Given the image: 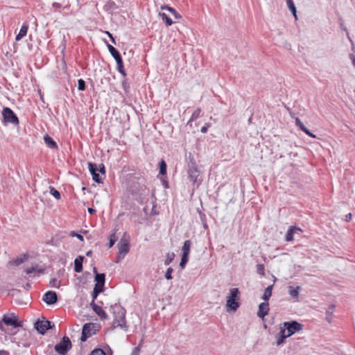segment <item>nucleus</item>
<instances>
[{
    "instance_id": "48",
    "label": "nucleus",
    "mask_w": 355,
    "mask_h": 355,
    "mask_svg": "<svg viewBox=\"0 0 355 355\" xmlns=\"http://www.w3.org/2000/svg\"><path fill=\"white\" fill-rule=\"evenodd\" d=\"M104 286H101V284H95L94 290L100 291V293H101L103 291Z\"/></svg>"
},
{
    "instance_id": "32",
    "label": "nucleus",
    "mask_w": 355,
    "mask_h": 355,
    "mask_svg": "<svg viewBox=\"0 0 355 355\" xmlns=\"http://www.w3.org/2000/svg\"><path fill=\"white\" fill-rule=\"evenodd\" d=\"M50 193L57 200L60 199V193L53 187H50Z\"/></svg>"
},
{
    "instance_id": "50",
    "label": "nucleus",
    "mask_w": 355,
    "mask_h": 355,
    "mask_svg": "<svg viewBox=\"0 0 355 355\" xmlns=\"http://www.w3.org/2000/svg\"><path fill=\"white\" fill-rule=\"evenodd\" d=\"M112 236L114 237V235H112ZM115 243V239H113L112 237H111L110 242H109V248H111L113 246V245Z\"/></svg>"
},
{
    "instance_id": "52",
    "label": "nucleus",
    "mask_w": 355,
    "mask_h": 355,
    "mask_svg": "<svg viewBox=\"0 0 355 355\" xmlns=\"http://www.w3.org/2000/svg\"><path fill=\"white\" fill-rule=\"evenodd\" d=\"M52 6L55 8H60L62 6L60 3L56 2L53 3Z\"/></svg>"
},
{
    "instance_id": "53",
    "label": "nucleus",
    "mask_w": 355,
    "mask_h": 355,
    "mask_svg": "<svg viewBox=\"0 0 355 355\" xmlns=\"http://www.w3.org/2000/svg\"><path fill=\"white\" fill-rule=\"evenodd\" d=\"M88 212L89 214H92L96 212V210L93 208L89 207V208H88Z\"/></svg>"
},
{
    "instance_id": "33",
    "label": "nucleus",
    "mask_w": 355,
    "mask_h": 355,
    "mask_svg": "<svg viewBox=\"0 0 355 355\" xmlns=\"http://www.w3.org/2000/svg\"><path fill=\"white\" fill-rule=\"evenodd\" d=\"M159 173L162 175H165L166 173V164L164 160H162L160 162Z\"/></svg>"
},
{
    "instance_id": "35",
    "label": "nucleus",
    "mask_w": 355,
    "mask_h": 355,
    "mask_svg": "<svg viewBox=\"0 0 355 355\" xmlns=\"http://www.w3.org/2000/svg\"><path fill=\"white\" fill-rule=\"evenodd\" d=\"M200 112H201V110L200 108H198L196 109L193 113L192 114V116L191 117V121H193V120H196L198 118L200 117Z\"/></svg>"
},
{
    "instance_id": "10",
    "label": "nucleus",
    "mask_w": 355,
    "mask_h": 355,
    "mask_svg": "<svg viewBox=\"0 0 355 355\" xmlns=\"http://www.w3.org/2000/svg\"><path fill=\"white\" fill-rule=\"evenodd\" d=\"M1 322H3L7 326H12V327H15V328L21 326V322H19L17 320V319L14 315L9 316V315H5L3 317L2 320L0 322V329L1 330H3Z\"/></svg>"
},
{
    "instance_id": "40",
    "label": "nucleus",
    "mask_w": 355,
    "mask_h": 355,
    "mask_svg": "<svg viewBox=\"0 0 355 355\" xmlns=\"http://www.w3.org/2000/svg\"><path fill=\"white\" fill-rule=\"evenodd\" d=\"M97 169L98 172H100L103 176H105V166L103 164H101L98 166L97 165Z\"/></svg>"
},
{
    "instance_id": "25",
    "label": "nucleus",
    "mask_w": 355,
    "mask_h": 355,
    "mask_svg": "<svg viewBox=\"0 0 355 355\" xmlns=\"http://www.w3.org/2000/svg\"><path fill=\"white\" fill-rule=\"evenodd\" d=\"M44 140L46 144L49 147H50L51 148H57V144H56L55 141H54L53 139L51 137H49L48 135L44 136Z\"/></svg>"
},
{
    "instance_id": "61",
    "label": "nucleus",
    "mask_w": 355,
    "mask_h": 355,
    "mask_svg": "<svg viewBox=\"0 0 355 355\" xmlns=\"http://www.w3.org/2000/svg\"><path fill=\"white\" fill-rule=\"evenodd\" d=\"M112 42L114 44H116V42L114 37L111 38Z\"/></svg>"
},
{
    "instance_id": "17",
    "label": "nucleus",
    "mask_w": 355,
    "mask_h": 355,
    "mask_svg": "<svg viewBox=\"0 0 355 355\" xmlns=\"http://www.w3.org/2000/svg\"><path fill=\"white\" fill-rule=\"evenodd\" d=\"M301 288L300 286H297L295 288L292 286H288V293L293 299L297 300L299 297V292Z\"/></svg>"
},
{
    "instance_id": "28",
    "label": "nucleus",
    "mask_w": 355,
    "mask_h": 355,
    "mask_svg": "<svg viewBox=\"0 0 355 355\" xmlns=\"http://www.w3.org/2000/svg\"><path fill=\"white\" fill-rule=\"evenodd\" d=\"M191 245V242L190 240H187L184 241L182 248V254H189Z\"/></svg>"
},
{
    "instance_id": "42",
    "label": "nucleus",
    "mask_w": 355,
    "mask_h": 355,
    "mask_svg": "<svg viewBox=\"0 0 355 355\" xmlns=\"http://www.w3.org/2000/svg\"><path fill=\"white\" fill-rule=\"evenodd\" d=\"M70 236H72V237H76L78 238L79 240L83 241L84 239H83V236L78 233H76L75 232H71L70 233Z\"/></svg>"
},
{
    "instance_id": "56",
    "label": "nucleus",
    "mask_w": 355,
    "mask_h": 355,
    "mask_svg": "<svg viewBox=\"0 0 355 355\" xmlns=\"http://www.w3.org/2000/svg\"><path fill=\"white\" fill-rule=\"evenodd\" d=\"M0 355H8V353L6 351L1 350L0 351Z\"/></svg>"
},
{
    "instance_id": "12",
    "label": "nucleus",
    "mask_w": 355,
    "mask_h": 355,
    "mask_svg": "<svg viewBox=\"0 0 355 355\" xmlns=\"http://www.w3.org/2000/svg\"><path fill=\"white\" fill-rule=\"evenodd\" d=\"M43 300L49 305L53 304L58 301V296L54 291H47L43 296Z\"/></svg>"
},
{
    "instance_id": "21",
    "label": "nucleus",
    "mask_w": 355,
    "mask_h": 355,
    "mask_svg": "<svg viewBox=\"0 0 355 355\" xmlns=\"http://www.w3.org/2000/svg\"><path fill=\"white\" fill-rule=\"evenodd\" d=\"M27 259L28 256L26 254H23L17 257V259L10 261L9 263L11 265L19 266L21 263H24L26 260H27Z\"/></svg>"
},
{
    "instance_id": "37",
    "label": "nucleus",
    "mask_w": 355,
    "mask_h": 355,
    "mask_svg": "<svg viewBox=\"0 0 355 355\" xmlns=\"http://www.w3.org/2000/svg\"><path fill=\"white\" fill-rule=\"evenodd\" d=\"M78 88L80 91H84L85 89V83L83 79H79L78 80Z\"/></svg>"
},
{
    "instance_id": "8",
    "label": "nucleus",
    "mask_w": 355,
    "mask_h": 355,
    "mask_svg": "<svg viewBox=\"0 0 355 355\" xmlns=\"http://www.w3.org/2000/svg\"><path fill=\"white\" fill-rule=\"evenodd\" d=\"M117 247L119 249V254L117 257L118 259H123L130 250L129 242L128 239H126L125 237H123L117 244Z\"/></svg>"
},
{
    "instance_id": "43",
    "label": "nucleus",
    "mask_w": 355,
    "mask_h": 355,
    "mask_svg": "<svg viewBox=\"0 0 355 355\" xmlns=\"http://www.w3.org/2000/svg\"><path fill=\"white\" fill-rule=\"evenodd\" d=\"M257 272L260 275H264V266L263 264L257 266Z\"/></svg>"
},
{
    "instance_id": "6",
    "label": "nucleus",
    "mask_w": 355,
    "mask_h": 355,
    "mask_svg": "<svg viewBox=\"0 0 355 355\" xmlns=\"http://www.w3.org/2000/svg\"><path fill=\"white\" fill-rule=\"evenodd\" d=\"M96 324L94 323H86L83 325L82 329V335L80 337L81 342H85L87 339L95 334Z\"/></svg>"
},
{
    "instance_id": "24",
    "label": "nucleus",
    "mask_w": 355,
    "mask_h": 355,
    "mask_svg": "<svg viewBox=\"0 0 355 355\" xmlns=\"http://www.w3.org/2000/svg\"><path fill=\"white\" fill-rule=\"evenodd\" d=\"M286 338H288V336H286V330L281 329L279 333V336L277 337V340H276L277 345H280L281 344H282Z\"/></svg>"
},
{
    "instance_id": "26",
    "label": "nucleus",
    "mask_w": 355,
    "mask_h": 355,
    "mask_svg": "<svg viewBox=\"0 0 355 355\" xmlns=\"http://www.w3.org/2000/svg\"><path fill=\"white\" fill-rule=\"evenodd\" d=\"M161 9L162 10H168L172 15H173V17L175 19H180L181 18V15L178 12H177L175 9H173L171 7H169V6H164L161 7Z\"/></svg>"
},
{
    "instance_id": "30",
    "label": "nucleus",
    "mask_w": 355,
    "mask_h": 355,
    "mask_svg": "<svg viewBox=\"0 0 355 355\" xmlns=\"http://www.w3.org/2000/svg\"><path fill=\"white\" fill-rule=\"evenodd\" d=\"M175 257V254L173 252H168L167 254H166V259L164 261V264L165 265H169L172 261L173 260Z\"/></svg>"
},
{
    "instance_id": "2",
    "label": "nucleus",
    "mask_w": 355,
    "mask_h": 355,
    "mask_svg": "<svg viewBox=\"0 0 355 355\" xmlns=\"http://www.w3.org/2000/svg\"><path fill=\"white\" fill-rule=\"evenodd\" d=\"M239 291L237 288H231L230 295L227 297L226 309L227 311H236L240 306Z\"/></svg>"
},
{
    "instance_id": "27",
    "label": "nucleus",
    "mask_w": 355,
    "mask_h": 355,
    "mask_svg": "<svg viewBox=\"0 0 355 355\" xmlns=\"http://www.w3.org/2000/svg\"><path fill=\"white\" fill-rule=\"evenodd\" d=\"M286 2H287L288 9L291 11V12H292L293 15L294 16V17L295 18V19H297V10H296V7H295L293 1L292 0H286Z\"/></svg>"
},
{
    "instance_id": "11",
    "label": "nucleus",
    "mask_w": 355,
    "mask_h": 355,
    "mask_svg": "<svg viewBox=\"0 0 355 355\" xmlns=\"http://www.w3.org/2000/svg\"><path fill=\"white\" fill-rule=\"evenodd\" d=\"M88 168L89 172L92 175L93 180L98 183L102 182L103 178H101L99 174L98 173L97 164L94 163L89 162L88 164Z\"/></svg>"
},
{
    "instance_id": "29",
    "label": "nucleus",
    "mask_w": 355,
    "mask_h": 355,
    "mask_svg": "<svg viewBox=\"0 0 355 355\" xmlns=\"http://www.w3.org/2000/svg\"><path fill=\"white\" fill-rule=\"evenodd\" d=\"M159 16L161 17L162 19L165 21L166 26H171L173 24V21H172V19L170 17H168L167 16V15L166 13L159 12Z\"/></svg>"
},
{
    "instance_id": "7",
    "label": "nucleus",
    "mask_w": 355,
    "mask_h": 355,
    "mask_svg": "<svg viewBox=\"0 0 355 355\" xmlns=\"http://www.w3.org/2000/svg\"><path fill=\"white\" fill-rule=\"evenodd\" d=\"M2 115L5 123H10L14 125L19 123V120L12 110L9 107H4L2 112Z\"/></svg>"
},
{
    "instance_id": "18",
    "label": "nucleus",
    "mask_w": 355,
    "mask_h": 355,
    "mask_svg": "<svg viewBox=\"0 0 355 355\" xmlns=\"http://www.w3.org/2000/svg\"><path fill=\"white\" fill-rule=\"evenodd\" d=\"M84 260L83 256H78L74 261V270L76 272H81L83 271V262Z\"/></svg>"
},
{
    "instance_id": "22",
    "label": "nucleus",
    "mask_w": 355,
    "mask_h": 355,
    "mask_svg": "<svg viewBox=\"0 0 355 355\" xmlns=\"http://www.w3.org/2000/svg\"><path fill=\"white\" fill-rule=\"evenodd\" d=\"M272 288H273V285H270V286H268L264 291V293L262 296V299L266 302H268L270 297H271Z\"/></svg>"
},
{
    "instance_id": "57",
    "label": "nucleus",
    "mask_w": 355,
    "mask_h": 355,
    "mask_svg": "<svg viewBox=\"0 0 355 355\" xmlns=\"http://www.w3.org/2000/svg\"><path fill=\"white\" fill-rule=\"evenodd\" d=\"M92 254V250H89L88 252H86V256L87 257H90Z\"/></svg>"
},
{
    "instance_id": "45",
    "label": "nucleus",
    "mask_w": 355,
    "mask_h": 355,
    "mask_svg": "<svg viewBox=\"0 0 355 355\" xmlns=\"http://www.w3.org/2000/svg\"><path fill=\"white\" fill-rule=\"evenodd\" d=\"M297 126H298L300 129L304 132L307 131L306 127L303 124L302 121L299 124H297Z\"/></svg>"
},
{
    "instance_id": "54",
    "label": "nucleus",
    "mask_w": 355,
    "mask_h": 355,
    "mask_svg": "<svg viewBox=\"0 0 355 355\" xmlns=\"http://www.w3.org/2000/svg\"><path fill=\"white\" fill-rule=\"evenodd\" d=\"M326 320L329 323H331L332 320V316L327 315Z\"/></svg>"
},
{
    "instance_id": "20",
    "label": "nucleus",
    "mask_w": 355,
    "mask_h": 355,
    "mask_svg": "<svg viewBox=\"0 0 355 355\" xmlns=\"http://www.w3.org/2000/svg\"><path fill=\"white\" fill-rule=\"evenodd\" d=\"M94 272L96 274L95 276V281L96 282V284H101V286L105 285V276L103 273H98L97 270L96 268H94Z\"/></svg>"
},
{
    "instance_id": "41",
    "label": "nucleus",
    "mask_w": 355,
    "mask_h": 355,
    "mask_svg": "<svg viewBox=\"0 0 355 355\" xmlns=\"http://www.w3.org/2000/svg\"><path fill=\"white\" fill-rule=\"evenodd\" d=\"M50 284L53 287L58 288L60 286V282L55 278L52 279Z\"/></svg>"
},
{
    "instance_id": "44",
    "label": "nucleus",
    "mask_w": 355,
    "mask_h": 355,
    "mask_svg": "<svg viewBox=\"0 0 355 355\" xmlns=\"http://www.w3.org/2000/svg\"><path fill=\"white\" fill-rule=\"evenodd\" d=\"M140 353V345L135 347L130 355H139Z\"/></svg>"
},
{
    "instance_id": "39",
    "label": "nucleus",
    "mask_w": 355,
    "mask_h": 355,
    "mask_svg": "<svg viewBox=\"0 0 355 355\" xmlns=\"http://www.w3.org/2000/svg\"><path fill=\"white\" fill-rule=\"evenodd\" d=\"M173 271V269L171 267H169L167 270H166V275H165V277L166 279H172V272Z\"/></svg>"
},
{
    "instance_id": "9",
    "label": "nucleus",
    "mask_w": 355,
    "mask_h": 355,
    "mask_svg": "<svg viewBox=\"0 0 355 355\" xmlns=\"http://www.w3.org/2000/svg\"><path fill=\"white\" fill-rule=\"evenodd\" d=\"M34 327L37 331L42 335H44L48 329L52 327L51 322L46 320H38L35 322Z\"/></svg>"
},
{
    "instance_id": "14",
    "label": "nucleus",
    "mask_w": 355,
    "mask_h": 355,
    "mask_svg": "<svg viewBox=\"0 0 355 355\" xmlns=\"http://www.w3.org/2000/svg\"><path fill=\"white\" fill-rule=\"evenodd\" d=\"M300 232H302V230L299 227L291 226L289 227L286 232V241H291L294 239V235L297 234Z\"/></svg>"
},
{
    "instance_id": "49",
    "label": "nucleus",
    "mask_w": 355,
    "mask_h": 355,
    "mask_svg": "<svg viewBox=\"0 0 355 355\" xmlns=\"http://www.w3.org/2000/svg\"><path fill=\"white\" fill-rule=\"evenodd\" d=\"M209 126V124H207L206 125L203 126L200 130L201 132L206 133L207 132V128Z\"/></svg>"
},
{
    "instance_id": "19",
    "label": "nucleus",
    "mask_w": 355,
    "mask_h": 355,
    "mask_svg": "<svg viewBox=\"0 0 355 355\" xmlns=\"http://www.w3.org/2000/svg\"><path fill=\"white\" fill-rule=\"evenodd\" d=\"M107 49H108L110 53L113 56V58L115 59L116 62H118V61H120L122 60L119 52L112 45L107 44Z\"/></svg>"
},
{
    "instance_id": "15",
    "label": "nucleus",
    "mask_w": 355,
    "mask_h": 355,
    "mask_svg": "<svg viewBox=\"0 0 355 355\" xmlns=\"http://www.w3.org/2000/svg\"><path fill=\"white\" fill-rule=\"evenodd\" d=\"M91 306L94 311L102 319H107V315L105 311L99 306L96 304L94 302H92Z\"/></svg>"
},
{
    "instance_id": "4",
    "label": "nucleus",
    "mask_w": 355,
    "mask_h": 355,
    "mask_svg": "<svg viewBox=\"0 0 355 355\" xmlns=\"http://www.w3.org/2000/svg\"><path fill=\"white\" fill-rule=\"evenodd\" d=\"M71 347L72 345L70 339L67 336H64L62 340L55 345V350L60 355H66Z\"/></svg>"
},
{
    "instance_id": "60",
    "label": "nucleus",
    "mask_w": 355,
    "mask_h": 355,
    "mask_svg": "<svg viewBox=\"0 0 355 355\" xmlns=\"http://www.w3.org/2000/svg\"><path fill=\"white\" fill-rule=\"evenodd\" d=\"M352 64L355 67V58H352Z\"/></svg>"
},
{
    "instance_id": "38",
    "label": "nucleus",
    "mask_w": 355,
    "mask_h": 355,
    "mask_svg": "<svg viewBox=\"0 0 355 355\" xmlns=\"http://www.w3.org/2000/svg\"><path fill=\"white\" fill-rule=\"evenodd\" d=\"M334 309H335V306L334 304H331L330 305L327 311H326V314L327 315H330V316H332L333 315V313L334 312Z\"/></svg>"
},
{
    "instance_id": "5",
    "label": "nucleus",
    "mask_w": 355,
    "mask_h": 355,
    "mask_svg": "<svg viewBox=\"0 0 355 355\" xmlns=\"http://www.w3.org/2000/svg\"><path fill=\"white\" fill-rule=\"evenodd\" d=\"M284 327L288 337L302 329V325L297 321L285 322Z\"/></svg>"
},
{
    "instance_id": "47",
    "label": "nucleus",
    "mask_w": 355,
    "mask_h": 355,
    "mask_svg": "<svg viewBox=\"0 0 355 355\" xmlns=\"http://www.w3.org/2000/svg\"><path fill=\"white\" fill-rule=\"evenodd\" d=\"M99 293H100V291H97V290H94L93 291V293H92L93 300H92V302H94V300L96 299V297H97V296L98 295Z\"/></svg>"
},
{
    "instance_id": "51",
    "label": "nucleus",
    "mask_w": 355,
    "mask_h": 355,
    "mask_svg": "<svg viewBox=\"0 0 355 355\" xmlns=\"http://www.w3.org/2000/svg\"><path fill=\"white\" fill-rule=\"evenodd\" d=\"M304 133L306 134L307 135L310 136L312 138L316 137V136L315 135H313V133H311L308 129H307L306 132H304Z\"/></svg>"
},
{
    "instance_id": "34",
    "label": "nucleus",
    "mask_w": 355,
    "mask_h": 355,
    "mask_svg": "<svg viewBox=\"0 0 355 355\" xmlns=\"http://www.w3.org/2000/svg\"><path fill=\"white\" fill-rule=\"evenodd\" d=\"M189 260V255L188 254H182L181 258V261L180 263V266L182 268H184L185 264L187 263Z\"/></svg>"
},
{
    "instance_id": "55",
    "label": "nucleus",
    "mask_w": 355,
    "mask_h": 355,
    "mask_svg": "<svg viewBox=\"0 0 355 355\" xmlns=\"http://www.w3.org/2000/svg\"><path fill=\"white\" fill-rule=\"evenodd\" d=\"M351 218H352V214H348L347 215H346V221L350 220Z\"/></svg>"
},
{
    "instance_id": "58",
    "label": "nucleus",
    "mask_w": 355,
    "mask_h": 355,
    "mask_svg": "<svg viewBox=\"0 0 355 355\" xmlns=\"http://www.w3.org/2000/svg\"><path fill=\"white\" fill-rule=\"evenodd\" d=\"M301 122L300 119L299 118L295 119V124L296 125L299 124Z\"/></svg>"
},
{
    "instance_id": "31",
    "label": "nucleus",
    "mask_w": 355,
    "mask_h": 355,
    "mask_svg": "<svg viewBox=\"0 0 355 355\" xmlns=\"http://www.w3.org/2000/svg\"><path fill=\"white\" fill-rule=\"evenodd\" d=\"M116 64H117V69L118 71L123 76H125L126 75L125 72V70H124V67H123V60H120V61H118L116 62Z\"/></svg>"
},
{
    "instance_id": "1",
    "label": "nucleus",
    "mask_w": 355,
    "mask_h": 355,
    "mask_svg": "<svg viewBox=\"0 0 355 355\" xmlns=\"http://www.w3.org/2000/svg\"><path fill=\"white\" fill-rule=\"evenodd\" d=\"M187 159H189L187 165V174L189 180L193 183V185L197 184V187L199 185L198 183V178L200 175V171L198 170L196 161L193 156L191 153L186 156Z\"/></svg>"
},
{
    "instance_id": "59",
    "label": "nucleus",
    "mask_w": 355,
    "mask_h": 355,
    "mask_svg": "<svg viewBox=\"0 0 355 355\" xmlns=\"http://www.w3.org/2000/svg\"><path fill=\"white\" fill-rule=\"evenodd\" d=\"M106 33L109 35V37H110V39L113 37L112 35L110 32L106 31Z\"/></svg>"
},
{
    "instance_id": "13",
    "label": "nucleus",
    "mask_w": 355,
    "mask_h": 355,
    "mask_svg": "<svg viewBox=\"0 0 355 355\" xmlns=\"http://www.w3.org/2000/svg\"><path fill=\"white\" fill-rule=\"evenodd\" d=\"M269 312V304L268 302H262L259 305V311L257 312V315L260 318H263L266 315L268 314Z\"/></svg>"
},
{
    "instance_id": "36",
    "label": "nucleus",
    "mask_w": 355,
    "mask_h": 355,
    "mask_svg": "<svg viewBox=\"0 0 355 355\" xmlns=\"http://www.w3.org/2000/svg\"><path fill=\"white\" fill-rule=\"evenodd\" d=\"M89 355H105V352L100 348L94 349Z\"/></svg>"
},
{
    "instance_id": "3",
    "label": "nucleus",
    "mask_w": 355,
    "mask_h": 355,
    "mask_svg": "<svg viewBox=\"0 0 355 355\" xmlns=\"http://www.w3.org/2000/svg\"><path fill=\"white\" fill-rule=\"evenodd\" d=\"M110 309L114 314V324L120 327L121 328H123L125 324V311L121 307L120 305L115 304L114 306H110Z\"/></svg>"
},
{
    "instance_id": "46",
    "label": "nucleus",
    "mask_w": 355,
    "mask_h": 355,
    "mask_svg": "<svg viewBox=\"0 0 355 355\" xmlns=\"http://www.w3.org/2000/svg\"><path fill=\"white\" fill-rule=\"evenodd\" d=\"M297 126H298L300 129L304 132L307 131L306 127L303 124L302 121L299 124H297Z\"/></svg>"
},
{
    "instance_id": "23",
    "label": "nucleus",
    "mask_w": 355,
    "mask_h": 355,
    "mask_svg": "<svg viewBox=\"0 0 355 355\" xmlns=\"http://www.w3.org/2000/svg\"><path fill=\"white\" fill-rule=\"evenodd\" d=\"M28 28V26L26 24H24L21 26V28L19 31V33L17 35V36L15 37V40L19 41L23 37H24L27 34Z\"/></svg>"
},
{
    "instance_id": "16",
    "label": "nucleus",
    "mask_w": 355,
    "mask_h": 355,
    "mask_svg": "<svg viewBox=\"0 0 355 355\" xmlns=\"http://www.w3.org/2000/svg\"><path fill=\"white\" fill-rule=\"evenodd\" d=\"M25 272L27 275H32L35 277L36 275L42 273L43 269L40 268L37 264L33 265L31 267L27 268L25 270Z\"/></svg>"
}]
</instances>
